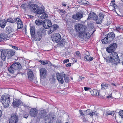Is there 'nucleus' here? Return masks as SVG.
<instances>
[{
  "mask_svg": "<svg viewBox=\"0 0 123 123\" xmlns=\"http://www.w3.org/2000/svg\"><path fill=\"white\" fill-rule=\"evenodd\" d=\"M2 115V111L0 110V117H1Z\"/></svg>",
  "mask_w": 123,
  "mask_h": 123,
  "instance_id": "obj_63",
  "label": "nucleus"
},
{
  "mask_svg": "<svg viewBox=\"0 0 123 123\" xmlns=\"http://www.w3.org/2000/svg\"><path fill=\"white\" fill-rule=\"evenodd\" d=\"M85 1V2H84V4H88V3H89L88 1Z\"/></svg>",
  "mask_w": 123,
  "mask_h": 123,
  "instance_id": "obj_62",
  "label": "nucleus"
},
{
  "mask_svg": "<svg viewBox=\"0 0 123 123\" xmlns=\"http://www.w3.org/2000/svg\"><path fill=\"white\" fill-rule=\"evenodd\" d=\"M15 52L11 50H6L1 53V58L3 61H5L6 58L9 59L14 55Z\"/></svg>",
  "mask_w": 123,
  "mask_h": 123,
  "instance_id": "obj_2",
  "label": "nucleus"
},
{
  "mask_svg": "<svg viewBox=\"0 0 123 123\" xmlns=\"http://www.w3.org/2000/svg\"><path fill=\"white\" fill-rule=\"evenodd\" d=\"M71 63H69L67 64L66 65V66L67 67H70L71 66Z\"/></svg>",
  "mask_w": 123,
  "mask_h": 123,
  "instance_id": "obj_55",
  "label": "nucleus"
},
{
  "mask_svg": "<svg viewBox=\"0 0 123 123\" xmlns=\"http://www.w3.org/2000/svg\"><path fill=\"white\" fill-rule=\"evenodd\" d=\"M89 111H90V109H88L86 111H84V114L85 116L88 115Z\"/></svg>",
  "mask_w": 123,
  "mask_h": 123,
  "instance_id": "obj_46",
  "label": "nucleus"
},
{
  "mask_svg": "<svg viewBox=\"0 0 123 123\" xmlns=\"http://www.w3.org/2000/svg\"><path fill=\"white\" fill-rule=\"evenodd\" d=\"M75 53L77 58L79 59L80 58V54L79 51H77Z\"/></svg>",
  "mask_w": 123,
  "mask_h": 123,
  "instance_id": "obj_42",
  "label": "nucleus"
},
{
  "mask_svg": "<svg viewBox=\"0 0 123 123\" xmlns=\"http://www.w3.org/2000/svg\"><path fill=\"white\" fill-rule=\"evenodd\" d=\"M40 62L41 64L43 65L45 64V61H40Z\"/></svg>",
  "mask_w": 123,
  "mask_h": 123,
  "instance_id": "obj_54",
  "label": "nucleus"
},
{
  "mask_svg": "<svg viewBox=\"0 0 123 123\" xmlns=\"http://www.w3.org/2000/svg\"><path fill=\"white\" fill-rule=\"evenodd\" d=\"M56 77L57 80L61 83L62 84L64 82L63 77L60 73H57L56 74Z\"/></svg>",
  "mask_w": 123,
  "mask_h": 123,
  "instance_id": "obj_18",
  "label": "nucleus"
},
{
  "mask_svg": "<svg viewBox=\"0 0 123 123\" xmlns=\"http://www.w3.org/2000/svg\"><path fill=\"white\" fill-rule=\"evenodd\" d=\"M54 30H53L52 29H51V28L50 27V30L48 31V34H50Z\"/></svg>",
  "mask_w": 123,
  "mask_h": 123,
  "instance_id": "obj_50",
  "label": "nucleus"
},
{
  "mask_svg": "<svg viewBox=\"0 0 123 123\" xmlns=\"http://www.w3.org/2000/svg\"><path fill=\"white\" fill-rule=\"evenodd\" d=\"M108 39L106 37V36H105V37L104 39H103L102 40V43L104 44H106L107 43L108 41L107 40Z\"/></svg>",
  "mask_w": 123,
  "mask_h": 123,
  "instance_id": "obj_38",
  "label": "nucleus"
},
{
  "mask_svg": "<svg viewBox=\"0 0 123 123\" xmlns=\"http://www.w3.org/2000/svg\"><path fill=\"white\" fill-rule=\"evenodd\" d=\"M45 64H49V63H50V62L48 61H45Z\"/></svg>",
  "mask_w": 123,
  "mask_h": 123,
  "instance_id": "obj_61",
  "label": "nucleus"
},
{
  "mask_svg": "<svg viewBox=\"0 0 123 123\" xmlns=\"http://www.w3.org/2000/svg\"><path fill=\"white\" fill-rule=\"evenodd\" d=\"M60 11L61 12L64 13H65L66 12L65 11L63 10H60Z\"/></svg>",
  "mask_w": 123,
  "mask_h": 123,
  "instance_id": "obj_60",
  "label": "nucleus"
},
{
  "mask_svg": "<svg viewBox=\"0 0 123 123\" xmlns=\"http://www.w3.org/2000/svg\"><path fill=\"white\" fill-rule=\"evenodd\" d=\"M43 21L41 20H37L35 21L36 24L38 25H40L42 24Z\"/></svg>",
  "mask_w": 123,
  "mask_h": 123,
  "instance_id": "obj_35",
  "label": "nucleus"
},
{
  "mask_svg": "<svg viewBox=\"0 0 123 123\" xmlns=\"http://www.w3.org/2000/svg\"><path fill=\"white\" fill-rule=\"evenodd\" d=\"M16 18H13L12 19L10 18H8L6 21L7 22H10L11 23H13L15 22H16Z\"/></svg>",
  "mask_w": 123,
  "mask_h": 123,
  "instance_id": "obj_30",
  "label": "nucleus"
},
{
  "mask_svg": "<svg viewBox=\"0 0 123 123\" xmlns=\"http://www.w3.org/2000/svg\"><path fill=\"white\" fill-rule=\"evenodd\" d=\"M13 66H14L16 70H19L22 68V66L20 63L18 62H16L13 64Z\"/></svg>",
  "mask_w": 123,
  "mask_h": 123,
  "instance_id": "obj_22",
  "label": "nucleus"
},
{
  "mask_svg": "<svg viewBox=\"0 0 123 123\" xmlns=\"http://www.w3.org/2000/svg\"><path fill=\"white\" fill-rule=\"evenodd\" d=\"M75 27L76 31L78 32L79 34L84 31H86L87 29V28L86 26L79 23L75 25Z\"/></svg>",
  "mask_w": 123,
  "mask_h": 123,
  "instance_id": "obj_5",
  "label": "nucleus"
},
{
  "mask_svg": "<svg viewBox=\"0 0 123 123\" xmlns=\"http://www.w3.org/2000/svg\"><path fill=\"white\" fill-rule=\"evenodd\" d=\"M13 31L14 30L13 28L10 26L7 27L6 28V31L8 34L12 33Z\"/></svg>",
  "mask_w": 123,
  "mask_h": 123,
  "instance_id": "obj_26",
  "label": "nucleus"
},
{
  "mask_svg": "<svg viewBox=\"0 0 123 123\" xmlns=\"http://www.w3.org/2000/svg\"><path fill=\"white\" fill-rule=\"evenodd\" d=\"M64 77V80L65 81L66 83H68L69 80V78L67 76H65Z\"/></svg>",
  "mask_w": 123,
  "mask_h": 123,
  "instance_id": "obj_43",
  "label": "nucleus"
},
{
  "mask_svg": "<svg viewBox=\"0 0 123 123\" xmlns=\"http://www.w3.org/2000/svg\"><path fill=\"white\" fill-rule=\"evenodd\" d=\"M1 99L4 107L5 108L8 107L10 102L9 95L7 94H4L2 96Z\"/></svg>",
  "mask_w": 123,
  "mask_h": 123,
  "instance_id": "obj_3",
  "label": "nucleus"
},
{
  "mask_svg": "<svg viewBox=\"0 0 123 123\" xmlns=\"http://www.w3.org/2000/svg\"><path fill=\"white\" fill-rule=\"evenodd\" d=\"M119 113V115L121 116V118H123V111L120 110Z\"/></svg>",
  "mask_w": 123,
  "mask_h": 123,
  "instance_id": "obj_45",
  "label": "nucleus"
},
{
  "mask_svg": "<svg viewBox=\"0 0 123 123\" xmlns=\"http://www.w3.org/2000/svg\"><path fill=\"white\" fill-rule=\"evenodd\" d=\"M113 7L115 9L117 8V5L115 4V3Z\"/></svg>",
  "mask_w": 123,
  "mask_h": 123,
  "instance_id": "obj_59",
  "label": "nucleus"
},
{
  "mask_svg": "<svg viewBox=\"0 0 123 123\" xmlns=\"http://www.w3.org/2000/svg\"><path fill=\"white\" fill-rule=\"evenodd\" d=\"M52 24L51 21L48 19L44 20L43 22V26L45 29L49 28L51 26Z\"/></svg>",
  "mask_w": 123,
  "mask_h": 123,
  "instance_id": "obj_10",
  "label": "nucleus"
},
{
  "mask_svg": "<svg viewBox=\"0 0 123 123\" xmlns=\"http://www.w3.org/2000/svg\"><path fill=\"white\" fill-rule=\"evenodd\" d=\"M86 55L84 57L85 60V61H91L93 59V57H89L90 55L88 51H86Z\"/></svg>",
  "mask_w": 123,
  "mask_h": 123,
  "instance_id": "obj_23",
  "label": "nucleus"
},
{
  "mask_svg": "<svg viewBox=\"0 0 123 123\" xmlns=\"http://www.w3.org/2000/svg\"><path fill=\"white\" fill-rule=\"evenodd\" d=\"M112 114L113 115H114V111H113V112H112L111 111H109L106 112V115L108 116L109 115H112Z\"/></svg>",
  "mask_w": 123,
  "mask_h": 123,
  "instance_id": "obj_41",
  "label": "nucleus"
},
{
  "mask_svg": "<svg viewBox=\"0 0 123 123\" xmlns=\"http://www.w3.org/2000/svg\"><path fill=\"white\" fill-rule=\"evenodd\" d=\"M23 26V24H20L18 25V29H20L22 28Z\"/></svg>",
  "mask_w": 123,
  "mask_h": 123,
  "instance_id": "obj_49",
  "label": "nucleus"
},
{
  "mask_svg": "<svg viewBox=\"0 0 123 123\" xmlns=\"http://www.w3.org/2000/svg\"><path fill=\"white\" fill-rule=\"evenodd\" d=\"M91 94L92 95L98 96L99 95V93L96 90H94L91 92Z\"/></svg>",
  "mask_w": 123,
  "mask_h": 123,
  "instance_id": "obj_31",
  "label": "nucleus"
},
{
  "mask_svg": "<svg viewBox=\"0 0 123 123\" xmlns=\"http://www.w3.org/2000/svg\"><path fill=\"white\" fill-rule=\"evenodd\" d=\"M83 15L81 13H77L76 14L73 15L72 16L73 18L77 20H79L81 18H83Z\"/></svg>",
  "mask_w": 123,
  "mask_h": 123,
  "instance_id": "obj_15",
  "label": "nucleus"
},
{
  "mask_svg": "<svg viewBox=\"0 0 123 123\" xmlns=\"http://www.w3.org/2000/svg\"><path fill=\"white\" fill-rule=\"evenodd\" d=\"M123 26L121 25L119 26L116 27V30L118 31H121L123 30Z\"/></svg>",
  "mask_w": 123,
  "mask_h": 123,
  "instance_id": "obj_37",
  "label": "nucleus"
},
{
  "mask_svg": "<svg viewBox=\"0 0 123 123\" xmlns=\"http://www.w3.org/2000/svg\"><path fill=\"white\" fill-rule=\"evenodd\" d=\"M69 60L68 59H67L64 60L63 61V62L64 64H65L66 63H67L68 62H69Z\"/></svg>",
  "mask_w": 123,
  "mask_h": 123,
  "instance_id": "obj_52",
  "label": "nucleus"
},
{
  "mask_svg": "<svg viewBox=\"0 0 123 123\" xmlns=\"http://www.w3.org/2000/svg\"><path fill=\"white\" fill-rule=\"evenodd\" d=\"M18 120L17 115L15 113L12 114L9 119V123H16Z\"/></svg>",
  "mask_w": 123,
  "mask_h": 123,
  "instance_id": "obj_8",
  "label": "nucleus"
},
{
  "mask_svg": "<svg viewBox=\"0 0 123 123\" xmlns=\"http://www.w3.org/2000/svg\"><path fill=\"white\" fill-rule=\"evenodd\" d=\"M46 123H52L56 118L55 114L53 113H49V114L45 117Z\"/></svg>",
  "mask_w": 123,
  "mask_h": 123,
  "instance_id": "obj_4",
  "label": "nucleus"
},
{
  "mask_svg": "<svg viewBox=\"0 0 123 123\" xmlns=\"http://www.w3.org/2000/svg\"><path fill=\"white\" fill-rule=\"evenodd\" d=\"M12 48L13 49H15L16 50L18 49V48L15 46H12Z\"/></svg>",
  "mask_w": 123,
  "mask_h": 123,
  "instance_id": "obj_58",
  "label": "nucleus"
},
{
  "mask_svg": "<svg viewBox=\"0 0 123 123\" xmlns=\"http://www.w3.org/2000/svg\"><path fill=\"white\" fill-rule=\"evenodd\" d=\"M99 17L98 18V20L97 21L96 23L98 24H101L102 21L103 20L104 17V15L102 13L99 14Z\"/></svg>",
  "mask_w": 123,
  "mask_h": 123,
  "instance_id": "obj_19",
  "label": "nucleus"
},
{
  "mask_svg": "<svg viewBox=\"0 0 123 123\" xmlns=\"http://www.w3.org/2000/svg\"><path fill=\"white\" fill-rule=\"evenodd\" d=\"M8 70L10 73L13 74L16 70L14 66H13L12 64L11 66L10 67L8 68Z\"/></svg>",
  "mask_w": 123,
  "mask_h": 123,
  "instance_id": "obj_25",
  "label": "nucleus"
},
{
  "mask_svg": "<svg viewBox=\"0 0 123 123\" xmlns=\"http://www.w3.org/2000/svg\"><path fill=\"white\" fill-rule=\"evenodd\" d=\"M7 21L5 19L0 20V26L2 28H4L6 25Z\"/></svg>",
  "mask_w": 123,
  "mask_h": 123,
  "instance_id": "obj_27",
  "label": "nucleus"
},
{
  "mask_svg": "<svg viewBox=\"0 0 123 123\" xmlns=\"http://www.w3.org/2000/svg\"><path fill=\"white\" fill-rule=\"evenodd\" d=\"M27 75L29 80L30 81H32L33 79L34 75L32 71L31 70L29 69L28 70Z\"/></svg>",
  "mask_w": 123,
  "mask_h": 123,
  "instance_id": "obj_17",
  "label": "nucleus"
},
{
  "mask_svg": "<svg viewBox=\"0 0 123 123\" xmlns=\"http://www.w3.org/2000/svg\"><path fill=\"white\" fill-rule=\"evenodd\" d=\"M117 44L116 43L111 44L109 47L106 48V51L108 53L113 52L117 48Z\"/></svg>",
  "mask_w": 123,
  "mask_h": 123,
  "instance_id": "obj_7",
  "label": "nucleus"
},
{
  "mask_svg": "<svg viewBox=\"0 0 123 123\" xmlns=\"http://www.w3.org/2000/svg\"><path fill=\"white\" fill-rule=\"evenodd\" d=\"M101 88L102 90H105L107 88L108 85L105 83H104L101 84Z\"/></svg>",
  "mask_w": 123,
  "mask_h": 123,
  "instance_id": "obj_32",
  "label": "nucleus"
},
{
  "mask_svg": "<svg viewBox=\"0 0 123 123\" xmlns=\"http://www.w3.org/2000/svg\"><path fill=\"white\" fill-rule=\"evenodd\" d=\"M30 9L31 11L34 13L39 14L40 12H43V11L39 9V7H37V5L36 4H32L31 5Z\"/></svg>",
  "mask_w": 123,
  "mask_h": 123,
  "instance_id": "obj_6",
  "label": "nucleus"
},
{
  "mask_svg": "<svg viewBox=\"0 0 123 123\" xmlns=\"http://www.w3.org/2000/svg\"><path fill=\"white\" fill-rule=\"evenodd\" d=\"M60 35L58 33L54 34L52 37V39L54 42L57 43L59 42L61 39Z\"/></svg>",
  "mask_w": 123,
  "mask_h": 123,
  "instance_id": "obj_12",
  "label": "nucleus"
},
{
  "mask_svg": "<svg viewBox=\"0 0 123 123\" xmlns=\"http://www.w3.org/2000/svg\"><path fill=\"white\" fill-rule=\"evenodd\" d=\"M37 109L36 108H32L30 110L29 114L32 117H35L37 115Z\"/></svg>",
  "mask_w": 123,
  "mask_h": 123,
  "instance_id": "obj_21",
  "label": "nucleus"
},
{
  "mask_svg": "<svg viewBox=\"0 0 123 123\" xmlns=\"http://www.w3.org/2000/svg\"><path fill=\"white\" fill-rule=\"evenodd\" d=\"M106 37L108 39H111L112 40L114 38L115 35L114 33L111 32L108 34H107L105 35Z\"/></svg>",
  "mask_w": 123,
  "mask_h": 123,
  "instance_id": "obj_24",
  "label": "nucleus"
},
{
  "mask_svg": "<svg viewBox=\"0 0 123 123\" xmlns=\"http://www.w3.org/2000/svg\"><path fill=\"white\" fill-rule=\"evenodd\" d=\"M108 63H111L113 65H116L119 63L120 61L117 54L116 52L111 53L110 56L105 58Z\"/></svg>",
  "mask_w": 123,
  "mask_h": 123,
  "instance_id": "obj_1",
  "label": "nucleus"
},
{
  "mask_svg": "<svg viewBox=\"0 0 123 123\" xmlns=\"http://www.w3.org/2000/svg\"><path fill=\"white\" fill-rule=\"evenodd\" d=\"M42 32L40 31L37 32H36L35 35L33 37L35 39V40L37 41H40L42 37Z\"/></svg>",
  "mask_w": 123,
  "mask_h": 123,
  "instance_id": "obj_11",
  "label": "nucleus"
},
{
  "mask_svg": "<svg viewBox=\"0 0 123 123\" xmlns=\"http://www.w3.org/2000/svg\"><path fill=\"white\" fill-rule=\"evenodd\" d=\"M111 85H112L113 86H116V85L115 84H114V83H111Z\"/></svg>",
  "mask_w": 123,
  "mask_h": 123,
  "instance_id": "obj_64",
  "label": "nucleus"
},
{
  "mask_svg": "<svg viewBox=\"0 0 123 123\" xmlns=\"http://www.w3.org/2000/svg\"><path fill=\"white\" fill-rule=\"evenodd\" d=\"M84 89L85 91H88L90 89V88L89 87H84Z\"/></svg>",
  "mask_w": 123,
  "mask_h": 123,
  "instance_id": "obj_53",
  "label": "nucleus"
},
{
  "mask_svg": "<svg viewBox=\"0 0 123 123\" xmlns=\"http://www.w3.org/2000/svg\"><path fill=\"white\" fill-rule=\"evenodd\" d=\"M46 71L43 68H41L40 70V75L42 78H43L46 76Z\"/></svg>",
  "mask_w": 123,
  "mask_h": 123,
  "instance_id": "obj_16",
  "label": "nucleus"
},
{
  "mask_svg": "<svg viewBox=\"0 0 123 123\" xmlns=\"http://www.w3.org/2000/svg\"><path fill=\"white\" fill-rule=\"evenodd\" d=\"M46 112L45 111L41 110L39 113V115L40 116V117L42 118L44 117Z\"/></svg>",
  "mask_w": 123,
  "mask_h": 123,
  "instance_id": "obj_33",
  "label": "nucleus"
},
{
  "mask_svg": "<svg viewBox=\"0 0 123 123\" xmlns=\"http://www.w3.org/2000/svg\"><path fill=\"white\" fill-rule=\"evenodd\" d=\"M16 22H17L18 25L20 24H23V23L22 22L20 19L18 18H16Z\"/></svg>",
  "mask_w": 123,
  "mask_h": 123,
  "instance_id": "obj_39",
  "label": "nucleus"
},
{
  "mask_svg": "<svg viewBox=\"0 0 123 123\" xmlns=\"http://www.w3.org/2000/svg\"><path fill=\"white\" fill-rule=\"evenodd\" d=\"M61 75H62V76L63 77H64V76H66L65 74H64V72H62L61 73Z\"/></svg>",
  "mask_w": 123,
  "mask_h": 123,
  "instance_id": "obj_57",
  "label": "nucleus"
},
{
  "mask_svg": "<svg viewBox=\"0 0 123 123\" xmlns=\"http://www.w3.org/2000/svg\"><path fill=\"white\" fill-rule=\"evenodd\" d=\"M115 0H113L111 1V3L110 4V6H112V7H113L114 6L115 3Z\"/></svg>",
  "mask_w": 123,
  "mask_h": 123,
  "instance_id": "obj_48",
  "label": "nucleus"
},
{
  "mask_svg": "<svg viewBox=\"0 0 123 123\" xmlns=\"http://www.w3.org/2000/svg\"><path fill=\"white\" fill-rule=\"evenodd\" d=\"M22 103V102L20 99H17L15 100H13L12 105L14 107H18Z\"/></svg>",
  "mask_w": 123,
  "mask_h": 123,
  "instance_id": "obj_14",
  "label": "nucleus"
},
{
  "mask_svg": "<svg viewBox=\"0 0 123 123\" xmlns=\"http://www.w3.org/2000/svg\"><path fill=\"white\" fill-rule=\"evenodd\" d=\"M83 120L84 122H85L87 121V120L84 117H83Z\"/></svg>",
  "mask_w": 123,
  "mask_h": 123,
  "instance_id": "obj_56",
  "label": "nucleus"
},
{
  "mask_svg": "<svg viewBox=\"0 0 123 123\" xmlns=\"http://www.w3.org/2000/svg\"><path fill=\"white\" fill-rule=\"evenodd\" d=\"M79 112L80 114L82 116H85V114H84V111L83 112L82 111V110H80Z\"/></svg>",
  "mask_w": 123,
  "mask_h": 123,
  "instance_id": "obj_51",
  "label": "nucleus"
},
{
  "mask_svg": "<svg viewBox=\"0 0 123 123\" xmlns=\"http://www.w3.org/2000/svg\"><path fill=\"white\" fill-rule=\"evenodd\" d=\"M86 31H84L79 34V36L80 38L85 40L89 39L90 37V33Z\"/></svg>",
  "mask_w": 123,
  "mask_h": 123,
  "instance_id": "obj_9",
  "label": "nucleus"
},
{
  "mask_svg": "<svg viewBox=\"0 0 123 123\" xmlns=\"http://www.w3.org/2000/svg\"><path fill=\"white\" fill-rule=\"evenodd\" d=\"M66 41L65 39H63L60 42V45L61 46L64 45L66 43Z\"/></svg>",
  "mask_w": 123,
  "mask_h": 123,
  "instance_id": "obj_40",
  "label": "nucleus"
},
{
  "mask_svg": "<svg viewBox=\"0 0 123 123\" xmlns=\"http://www.w3.org/2000/svg\"><path fill=\"white\" fill-rule=\"evenodd\" d=\"M41 10H43V12H40L38 16L39 18L42 19L47 18L48 17V15L44 13L43 9L42 8Z\"/></svg>",
  "mask_w": 123,
  "mask_h": 123,
  "instance_id": "obj_20",
  "label": "nucleus"
},
{
  "mask_svg": "<svg viewBox=\"0 0 123 123\" xmlns=\"http://www.w3.org/2000/svg\"><path fill=\"white\" fill-rule=\"evenodd\" d=\"M30 32L32 37L35 35V33L36 32H35L34 27L33 26H32L30 28Z\"/></svg>",
  "mask_w": 123,
  "mask_h": 123,
  "instance_id": "obj_28",
  "label": "nucleus"
},
{
  "mask_svg": "<svg viewBox=\"0 0 123 123\" xmlns=\"http://www.w3.org/2000/svg\"><path fill=\"white\" fill-rule=\"evenodd\" d=\"M98 17L97 15L93 12H91L88 15V17L87 20H90L92 19L95 20H98Z\"/></svg>",
  "mask_w": 123,
  "mask_h": 123,
  "instance_id": "obj_13",
  "label": "nucleus"
},
{
  "mask_svg": "<svg viewBox=\"0 0 123 123\" xmlns=\"http://www.w3.org/2000/svg\"><path fill=\"white\" fill-rule=\"evenodd\" d=\"M89 112L88 115H89L91 117H92L94 115L97 116L99 114L98 113H97L96 112H93L90 110V111H89Z\"/></svg>",
  "mask_w": 123,
  "mask_h": 123,
  "instance_id": "obj_29",
  "label": "nucleus"
},
{
  "mask_svg": "<svg viewBox=\"0 0 123 123\" xmlns=\"http://www.w3.org/2000/svg\"><path fill=\"white\" fill-rule=\"evenodd\" d=\"M21 7L24 10H25L27 7V5L26 4H22L21 6Z\"/></svg>",
  "mask_w": 123,
  "mask_h": 123,
  "instance_id": "obj_44",
  "label": "nucleus"
},
{
  "mask_svg": "<svg viewBox=\"0 0 123 123\" xmlns=\"http://www.w3.org/2000/svg\"><path fill=\"white\" fill-rule=\"evenodd\" d=\"M51 29L54 30V31L56 30L58 28V26L57 25H54L52 26H51Z\"/></svg>",
  "mask_w": 123,
  "mask_h": 123,
  "instance_id": "obj_34",
  "label": "nucleus"
},
{
  "mask_svg": "<svg viewBox=\"0 0 123 123\" xmlns=\"http://www.w3.org/2000/svg\"><path fill=\"white\" fill-rule=\"evenodd\" d=\"M5 34L2 33L0 35V38L2 41L6 39L5 36Z\"/></svg>",
  "mask_w": 123,
  "mask_h": 123,
  "instance_id": "obj_36",
  "label": "nucleus"
},
{
  "mask_svg": "<svg viewBox=\"0 0 123 123\" xmlns=\"http://www.w3.org/2000/svg\"><path fill=\"white\" fill-rule=\"evenodd\" d=\"M29 116V114L27 113H25V114H24L23 115V117H25L26 118H27V117H28Z\"/></svg>",
  "mask_w": 123,
  "mask_h": 123,
  "instance_id": "obj_47",
  "label": "nucleus"
}]
</instances>
